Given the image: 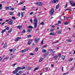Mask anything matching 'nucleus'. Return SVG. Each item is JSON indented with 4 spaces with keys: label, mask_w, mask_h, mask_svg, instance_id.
Returning <instances> with one entry per match:
<instances>
[{
    "label": "nucleus",
    "mask_w": 75,
    "mask_h": 75,
    "mask_svg": "<svg viewBox=\"0 0 75 75\" xmlns=\"http://www.w3.org/2000/svg\"><path fill=\"white\" fill-rule=\"evenodd\" d=\"M37 19H35L34 20V28H36L37 27Z\"/></svg>",
    "instance_id": "f257e3e1"
},
{
    "label": "nucleus",
    "mask_w": 75,
    "mask_h": 75,
    "mask_svg": "<svg viewBox=\"0 0 75 75\" xmlns=\"http://www.w3.org/2000/svg\"><path fill=\"white\" fill-rule=\"evenodd\" d=\"M25 67H17V69L18 70H23V69H25Z\"/></svg>",
    "instance_id": "f03ea898"
},
{
    "label": "nucleus",
    "mask_w": 75,
    "mask_h": 75,
    "mask_svg": "<svg viewBox=\"0 0 75 75\" xmlns=\"http://www.w3.org/2000/svg\"><path fill=\"white\" fill-rule=\"evenodd\" d=\"M50 15L52 16L54 14V9L52 8L51 11H50Z\"/></svg>",
    "instance_id": "7ed1b4c3"
},
{
    "label": "nucleus",
    "mask_w": 75,
    "mask_h": 75,
    "mask_svg": "<svg viewBox=\"0 0 75 75\" xmlns=\"http://www.w3.org/2000/svg\"><path fill=\"white\" fill-rule=\"evenodd\" d=\"M36 4H37V6H41L42 4V3L41 2H37Z\"/></svg>",
    "instance_id": "20e7f679"
},
{
    "label": "nucleus",
    "mask_w": 75,
    "mask_h": 75,
    "mask_svg": "<svg viewBox=\"0 0 75 75\" xmlns=\"http://www.w3.org/2000/svg\"><path fill=\"white\" fill-rule=\"evenodd\" d=\"M40 38H36L35 39V41L36 42H39Z\"/></svg>",
    "instance_id": "39448f33"
},
{
    "label": "nucleus",
    "mask_w": 75,
    "mask_h": 75,
    "mask_svg": "<svg viewBox=\"0 0 75 75\" xmlns=\"http://www.w3.org/2000/svg\"><path fill=\"white\" fill-rule=\"evenodd\" d=\"M28 51V49H24L23 50H22L20 51L21 52H26V51Z\"/></svg>",
    "instance_id": "423d86ee"
},
{
    "label": "nucleus",
    "mask_w": 75,
    "mask_h": 75,
    "mask_svg": "<svg viewBox=\"0 0 75 75\" xmlns=\"http://www.w3.org/2000/svg\"><path fill=\"white\" fill-rule=\"evenodd\" d=\"M33 41V40H29L28 43V45H30L31 44V42Z\"/></svg>",
    "instance_id": "0eeeda50"
},
{
    "label": "nucleus",
    "mask_w": 75,
    "mask_h": 75,
    "mask_svg": "<svg viewBox=\"0 0 75 75\" xmlns=\"http://www.w3.org/2000/svg\"><path fill=\"white\" fill-rule=\"evenodd\" d=\"M18 70L17 69H15V70L13 71V74H16V73H17V72H18Z\"/></svg>",
    "instance_id": "6e6552de"
},
{
    "label": "nucleus",
    "mask_w": 75,
    "mask_h": 75,
    "mask_svg": "<svg viewBox=\"0 0 75 75\" xmlns=\"http://www.w3.org/2000/svg\"><path fill=\"white\" fill-rule=\"evenodd\" d=\"M20 39H21V38L20 37H18L15 40V41H18L19 40H20Z\"/></svg>",
    "instance_id": "1a4fd4ad"
},
{
    "label": "nucleus",
    "mask_w": 75,
    "mask_h": 75,
    "mask_svg": "<svg viewBox=\"0 0 75 75\" xmlns=\"http://www.w3.org/2000/svg\"><path fill=\"white\" fill-rule=\"evenodd\" d=\"M13 21L12 20H11L9 22L8 24L11 25V24L13 23Z\"/></svg>",
    "instance_id": "9d476101"
},
{
    "label": "nucleus",
    "mask_w": 75,
    "mask_h": 75,
    "mask_svg": "<svg viewBox=\"0 0 75 75\" xmlns=\"http://www.w3.org/2000/svg\"><path fill=\"white\" fill-rule=\"evenodd\" d=\"M39 68L38 67H35L33 70V71H35L36 70H38L39 69Z\"/></svg>",
    "instance_id": "9b49d317"
},
{
    "label": "nucleus",
    "mask_w": 75,
    "mask_h": 75,
    "mask_svg": "<svg viewBox=\"0 0 75 75\" xmlns=\"http://www.w3.org/2000/svg\"><path fill=\"white\" fill-rule=\"evenodd\" d=\"M49 50L50 51V52H52V54H54V53L55 52L53 50H52V49H50Z\"/></svg>",
    "instance_id": "f8f14e48"
},
{
    "label": "nucleus",
    "mask_w": 75,
    "mask_h": 75,
    "mask_svg": "<svg viewBox=\"0 0 75 75\" xmlns=\"http://www.w3.org/2000/svg\"><path fill=\"white\" fill-rule=\"evenodd\" d=\"M17 28H18L19 29H21V28L22 27L21 26H17Z\"/></svg>",
    "instance_id": "ddd939ff"
},
{
    "label": "nucleus",
    "mask_w": 75,
    "mask_h": 75,
    "mask_svg": "<svg viewBox=\"0 0 75 75\" xmlns=\"http://www.w3.org/2000/svg\"><path fill=\"white\" fill-rule=\"evenodd\" d=\"M52 4H54V3H56V1H55V0H53L52 1Z\"/></svg>",
    "instance_id": "4468645a"
},
{
    "label": "nucleus",
    "mask_w": 75,
    "mask_h": 75,
    "mask_svg": "<svg viewBox=\"0 0 75 75\" xmlns=\"http://www.w3.org/2000/svg\"><path fill=\"white\" fill-rule=\"evenodd\" d=\"M50 35H55V34L54 33L51 32L50 34Z\"/></svg>",
    "instance_id": "2eb2a0df"
},
{
    "label": "nucleus",
    "mask_w": 75,
    "mask_h": 75,
    "mask_svg": "<svg viewBox=\"0 0 75 75\" xmlns=\"http://www.w3.org/2000/svg\"><path fill=\"white\" fill-rule=\"evenodd\" d=\"M6 31V29H4L2 31L1 33H4V32H5Z\"/></svg>",
    "instance_id": "dca6fc26"
},
{
    "label": "nucleus",
    "mask_w": 75,
    "mask_h": 75,
    "mask_svg": "<svg viewBox=\"0 0 75 75\" xmlns=\"http://www.w3.org/2000/svg\"><path fill=\"white\" fill-rule=\"evenodd\" d=\"M59 5H57L56 6V8L57 9H58L59 8Z\"/></svg>",
    "instance_id": "f3484780"
},
{
    "label": "nucleus",
    "mask_w": 75,
    "mask_h": 75,
    "mask_svg": "<svg viewBox=\"0 0 75 75\" xmlns=\"http://www.w3.org/2000/svg\"><path fill=\"white\" fill-rule=\"evenodd\" d=\"M47 51V50L45 49H43L42 50V52L44 53L45 52H46Z\"/></svg>",
    "instance_id": "a211bd4d"
},
{
    "label": "nucleus",
    "mask_w": 75,
    "mask_h": 75,
    "mask_svg": "<svg viewBox=\"0 0 75 75\" xmlns=\"http://www.w3.org/2000/svg\"><path fill=\"white\" fill-rule=\"evenodd\" d=\"M12 31V30H11V29L9 30L8 31V33H10Z\"/></svg>",
    "instance_id": "6ab92c4d"
},
{
    "label": "nucleus",
    "mask_w": 75,
    "mask_h": 75,
    "mask_svg": "<svg viewBox=\"0 0 75 75\" xmlns=\"http://www.w3.org/2000/svg\"><path fill=\"white\" fill-rule=\"evenodd\" d=\"M9 9L10 8L9 7H6L5 8V9L6 10H9Z\"/></svg>",
    "instance_id": "aec40b11"
},
{
    "label": "nucleus",
    "mask_w": 75,
    "mask_h": 75,
    "mask_svg": "<svg viewBox=\"0 0 75 75\" xmlns=\"http://www.w3.org/2000/svg\"><path fill=\"white\" fill-rule=\"evenodd\" d=\"M28 27L29 28H33V27L32 26H29Z\"/></svg>",
    "instance_id": "412c9836"
},
{
    "label": "nucleus",
    "mask_w": 75,
    "mask_h": 75,
    "mask_svg": "<svg viewBox=\"0 0 75 75\" xmlns=\"http://www.w3.org/2000/svg\"><path fill=\"white\" fill-rule=\"evenodd\" d=\"M44 59V58H42L39 60V62H41Z\"/></svg>",
    "instance_id": "4be33fe9"
},
{
    "label": "nucleus",
    "mask_w": 75,
    "mask_h": 75,
    "mask_svg": "<svg viewBox=\"0 0 75 75\" xmlns=\"http://www.w3.org/2000/svg\"><path fill=\"white\" fill-rule=\"evenodd\" d=\"M32 37V35H29L28 36V38H30V37Z\"/></svg>",
    "instance_id": "5701e85b"
},
{
    "label": "nucleus",
    "mask_w": 75,
    "mask_h": 75,
    "mask_svg": "<svg viewBox=\"0 0 75 75\" xmlns=\"http://www.w3.org/2000/svg\"><path fill=\"white\" fill-rule=\"evenodd\" d=\"M5 27L6 28V29L7 30H9V27H6V26H5Z\"/></svg>",
    "instance_id": "b1692460"
},
{
    "label": "nucleus",
    "mask_w": 75,
    "mask_h": 75,
    "mask_svg": "<svg viewBox=\"0 0 75 75\" xmlns=\"http://www.w3.org/2000/svg\"><path fill=\"white\" fill-rule=\"evenodd\" d=\"M31 30H32L31 29H29L27 30V31L28 33H30V32L31 31Z\"/></svg>",
    "instance_id": "393cba45"
},
{
    "label": "nucleus",
    "mask_w": 75,
    "mask_h": 75,
    "mask_svg": "<svg viewBox=\"0 0 75 75\" xmlns=\"http://www.w3.org/2000/svg\"><path fill=\"white\" fill-rule=\"evenodd\" d=\"M7 47V43H6L4 46V47L6 48Z\"/></svg>",
    "instance_id": "a878e982"
},
{
    "label": "nucleus",
    "mask_w": 75,
    "mask_h": 75,
    "mask_svg": "<svg viewBox=\"0 0 75 75\" xmlns=\"http://www.w3.org/2000/svg\"><path fill=\"white\" fill-rule=\"evenodd\" d=\"M58 58V56H55L54 57V59H57Z\"/></svg>",
    "instance_id": "bb28decb"
},
{
    "label": "nucleus",
    "mask_w": 75,
    "mask_h": 75,
    "mask_svg": "<svg viewBox=\"0 0 75 75\" xmlns=\"http://www.w3.org/2000/svg\"><path fill=\"white\" fill-rule=\"evenodd\" d=\"M13 12H11L9 13V14L10 15H11V16H12V15H13Z\"/></svg>",
    "instance_id": "cd10ccee"
},
{
    "label": "nucleus",
    "mask_w": 75,
    "mask_h": 75,
    "mask_svg": "<svg viewBox=\"0 0 75 75\" xmlns=\"http://www.w3.org/2000/svg\"><path fill=\"white\" fill-rule=\"evenodd\" d=\"M49 52H47L45 54V55H48Z\"/></svg>",
    "instance_id": "c85d7f7f"
},
{
    "label": "nucleus",
    "mask_w": 75,
    "mask_h": 75,
    "mask_svg": "<svg viewBox=\"0 0 75 75\" xmlns=\"http://www.w3.org/2000/svg\"><path fill=\"white\" fill-rule=\"evenodd\" d=\"M17 16H18L19 17H20V13L18 12Z\"/></svg>",
    "instance_id": "c756f323"
},
{
    "label": "nucleus",
    "mask_w": 75,
    "mask_h": 75,
    "mask_svg": "<svg viewBox=\"0 0 75 75\" xmlns=\"http://www.w3.org/2000/svg\"><path fill=\"white\" fill-rule=\"evenodd\" d=\"M24 3L23 2H20L19 4V5H21V4H23Z\"/></svg>",
    "instance_id": "7c9ffc66"
},
{
    "label": "nucleus",
    "mask_w": 75,
    "mask_h": 75,
    "mask_svg": "<svg viewBox=\"0 0 75 75\" xmlns=\"http://www.w3.org/2000/svg\"><path fill=\"white\" fill-rule=\"evenodd\" d=\"M17 64L15 63V64H12L11 65V66H13V67H14V66H15V65H17Z\"/></svg>",
    "instance_id": "2f4dec72"
},
{
    "label": "nucleus",
    "mask_w": 75,
    "mask_h": 75,
    "mask_svg": "<svg viewBox=\"0 0 75 75\" xmlns=\"http://www.w3.org/2000/svg\"><path fill=\"white\" fill-rule=\"evenodd\" d=\"M62 31L61 30H60L59 31H58L57 32V33L58 34H60V33H61V32Z\"/></svg>",
    "instance_id": "473e14b6"
},
{
    "label": "nucleus",
    "mask_w": 75,
    "mask_h": 75,
    "mask_svg": "<svg viewBox=\"0 0 75 75\" xmlns=\"http://www.w3.org/2000/svg\"><path fill=\"white\" fill-rule=\"evenodd\" d=\"M8 58H9V57H5L4 59H8Z\"/></svg>",
    "instance_id": "72a5a7b5"
},
{
    "label": "nucleus",
    "mask_w": 75,
    "mask_h": 75,
    "mask_svg": "<svg viewBox=\"0 0 75 75\" xmlns=\"http://www.w3.org/2000/svg\"><path fill=\"white\" fill-rule=\"evenodd\" d=\"M70 3H71V5H73V4H74V2H73V1H70Z\"/></svg>",
    "instance_id": "f704fd0d"
},
{
    "label": "nucleus",
    "mask_w": 75,
    "mask_h": 75,
    "mask_svg": "<svg viewBox=\"0 0 75 75\" xmlns=\"http://www.w3.org/2000/svg\"><path fill=\"white\" fill-rule=\"evenodd\" d=\"M23 72V71H20L19 72H18V73L19 74H21V73H22Z\"/></svg>",
    "instance_id": "c9c22d12"
},
{
    "label": "nucleus",
    "mask_w": 75,
    "mask_h": 75,
    "mask_svg": "<svg viewBox=\"0 0 75 75\" xmlns=\"http://www.w3.org/2000/svg\"><path fill=\"white\" fill-rule=\"evenodd\" d=\"M74 59V58H71L70 59V61H72V60Z\"/></svg>",
    "instance_id": "e433bc0d"
},
{
    "label": "nucleus",
    "mask_w": 75,
    "mask_h": 75,
    "mask_svg": "<svg viewBox=\"0 0 75 75\" xmlns=\"http://www.w3.org/2000/svg\"><path fill=\"white\" fill-rule=\"evenodd\" d=\"M62 59H63V60H64L65 59V56H62Z\"/></svg>",
    "instance_id": "4c0bfd02"
},
{
    "label": "nucleus",
    "mask_w": 75,
    "mask_h": 75,
    "mask_svg": "<svg viewBox=\"0 0 75 75\" xmlns=\"http://www.w3.org/2000/svg\"><path fill=\"white\" fill-rule=\"evenodd\" d=\"M68 22H65L64 23V25H68Z\"/></svg>",
    "instance_id": "58836bf2"
},
{
    "label": "nucleus",
    "mask_w": 75,
    "mask_h": 75,
    "mask_svg": "<svg viewBox=\"0 0 75 75\" xmlns=\"http://www.w3.org/2000/svg\"><path fill=\"white\" fill-rule=\"evenodd\" d=\"M58 56H59L60 58H61V54H59Z\"/></svg>",
    "instance_id": "ea45409f"
},
{
    "label": "nucleus",
    "mask_w": 75,
    "mask_h": 75,
    "mask_svg": "<svg viewBox=\"0 0 75 75\" xmlns=\"http://www.w3.org/2000/svg\"><path fill=\"white\" fill-rule=\"evenodd\" d=\"M12 19H14V20H16V18H15V17L13 16L12 17Z\"/></svg>",
    "instance_id": "a19ab883"
},
{
    "label": "nucleus",
    "mask_w": 75,
    "mask_h": 75,
    "mask_svg": "<svg viewBox=\"0 0 75 75\" xmlns=\"http://www.w3.org/2000/svg\"><path fill=\"white\" fill-rule=\"evenodd\" d=\"M11 11H14V7H13L11 9Z\"/></svg>",
    "instance_id": "79ce46f5"
},
{
    "label": "nucleus",
    "mask_w": 75,
    "mask_h": 75,
    "mask_svg": "<svg viewBox=\"0 0 75 75\" xmlns=\"http://www.w3.org/2000/svg\"><path fill=\"white\" fill-rule=\"evenodd\" d=\"M67 41H68V42H72V41H71V40H67Z\"/></svg>",
    "instance_id": "37998d69"
},
{
    "label": "nucleus",
    "mask_w": 75,
    "mask_h": 75,
    "mask_svg": "<svg viewBox=\"0 0 75 75\" xmlns=\"http://www.w3.org/2000/svg\"><path fill=\"white\" fill-rule=\"evenodd\" d=\"M44 42V39H42V42L41 43V44H43V42Z\"/></svg>",
    "instance_id": "c03bdc74"
},
{
    "label": "nucleus",
    "mask_w": 75,
    "mask_h": 75,
    "mask_svg": "<svg viewBox=\"0 0 75 75\" xmlns=\"http://www.w3.org/2000/svg\"><path fill=\"white\" fill-rule=\"evenodd\" d=\"M34 13V12H31L30 14V15H32Z\"/></svg>",
    "instance_id": "a18cd8bd"
},
{
    "label": "nucleus",
    "mask_w": 75,
    "mask_h": 75,
    "mask_svg": "<svg viewBox=\"0 0 75 75\" xmlns=\"http://www.w3.org/2000/svg\"><path fill=\"white\" fill-rule=\"evenodd\" d=\"M58 42H59V40H57L56 41V42H55L54 43H55V44H56V43H57Z\"/></svg>",
    "instance_id": "49530a36"
},
{
    "label": "nucleus",
    "mask_w": 75,
    "mask_h": 75,
    "mask_svg": "<svg viewBox=\"0 0 75 75\" xmlns=\"http://www.w3.org/2000/svg\"><path fill=\"white\" fill-rule=\"evenodd\" d=\"M67 6H68V3H67L66 5L64 7V8H65L67 7Z\"/></svg>",
    "instance_id": "de8ad7c7"
},
{
    "label": "nucleus",
    "mask_w": 75,
    "mask_h": 75,
    "mask_svg": "<svg viewBox=\"0 0 75 75\" xmlns=\"http://www.w3.org/2000/svg\"><path fill=\"white\" fill-rule=\"evenodd\" d=\"M62 18H64V17H62L61 16H60V20H63V19H62Z\"/></svg>",
    "instance_id": "09e8293b"
},
{
    "label": "nucleus",
    "mask_w": 75,
    "mask_h": 75,
    "mask_svg": "<svg viewBox=\"0 0 75 75\" xmlns=\"http://www.w3.org/2000/svg\"><path fill=\"white\" fill-rule=\"evenodd\" d=\"M47 47V45H45L43 46V48H45V47Z\"/></svg>",
    "instance_id": "8fccbe9b"
},
{
    "label": "nucleus",
    "mask_w": 75,
    "mask_h": 75,
    "mask_svg": "<svg viewBox=\"0 0 75 75\" xmlns=\"http://www.w3.org/2000/svg\"><path fill=\"white\" fill-rule=\"evenodd\" d=\"M23 33H25V30H23Z\"/></svg>",
    "instance_id": "3c124183"
},
{
    "label": "nucleus",
    "mask_w": 75,
    "mask_h": 75,
    "mask_svg": "<svg viewBox=\"0 0 75 75\" xmlns=\"http://www.w3.org/2000/svg\"><path fill=\"white\" fill-rule=\"evenodd\" d=\"M21 14L22 16V17H23V13H21Z\"/></svg>",
    "instance_id": "603ef678"
},
{
    "label": "nucleus",
    "mask_w": 75,
    "mask_h": 75,
    "mask_svg": "<svg viewBox=\"0 0 75 75\" xmlns=\"http://www.w3.org/2000/svg\"><path fill=\"white\" fill-rule=\"evenodd\" d=\"M16 49L14 48H13V51H16Z\"/></svg>",
    "instance_id": "864d4df0"
},
{
    "label": "nucleus",
    "mask_w": 75,
    "mask_h": 75,
    "mask_svg": "<svg viewBox=\"0 0 75 75\" xmlns=\"http://www.w3.org/2000/svg\"><path fill=\"white\" fill-rule=\"evenodd\" d=\"M30 21L31 22V23H33V20H32V19H30Z\"/></svg>",
    "instance_id": "5fc2aeb1"
},
{
    "label": "nucleus",
    "mask_w": 75,
    "mask_h": 75,
    "mask_svg": "<svg viewBox=\"0 0 75 75\" xmlns=\"http://www.w3.org/2000/svg\"><path fill=\"white\" fill-rule=\"evenodd\" d=\"M40 24L41 25H44V22H42L40 23Z\"/></svg>",
    "instance_id": "6e6d98bb"
},
{
    "label": "nucleus",
    "mask_w": 75,
    "mask_h": 75,
    "mask_svg": "<svg viewBox=\"0 0 75 75\" xmlns=\"http://www.w3.org/2000/svg\"><path fill=\"white\" fill-rule=\"evenodd\" d=\"M58 24H61V21H59L58 22Z\"/></svg>",
    "instance_id": "4d7b16f0"
},
{
    "label": "nucleus",
    "mask_w": 75,
    "mask_h": 75,
    "mask_svg": "<svg viewBox=\"0 0 75 75\" xmlns=\"http://www.w3.org/2000/svg\"><path fill=\"white\" fill-rule=\"evenodd\" d=\"M53 31H54V30L52 29L50 30V32H52Z\"/></svg>",
    "instance_id": "13d9d810"
},
{
    "label": "nucleus",
    "mask_w": 75,
    "mask_h": 75,
    "mask_svg": "<svg viewBox=\"0 0 75 75\" xmlns=\"http://www.w3.org/2000/svg\"><path fill=\"white\" fill-rule=\"evenodd\" d=\"M30 55H34V54H33L32 53H30Z\"/></svg>",
    "instance_id": "bf43d9fd"
},
{
    "label": "nucleus",
    "mask_w": 75,
    "mask_h": 75,
    "mask_svg": "<svg viewBox=\"0 0 75 75\" xmlns=\"http://www.w3.org/2000/svg\"><path fill=\"white\" fill-rule=\"evenodd\" d=\"M38 47H36L35 48V50H36V51H37L38 50Z\"/></svg>",
    "instance_id": "052dcab7"
},
{
    "label": "nucleus",
    "mask_w": 75,
    "mask_h": 75,
    "mask_svg": "<svg viewBox=\"0 0 75 75\" xmlns=\"http://www.w3.org/2000/svg\"><path fill=\"white\" fill-rule=\"evenodd\" d=\"M74 69V67H72V68L71 69V70L72 71V70H73V69Z\"/></svg>",
    "instance_id": "680f3d73"
},
{
    "label": "nucleus",
    "mask_w": 75,
    "mask_h": 75,
    "mask_svg": "<svg viewBox=\"0 0 75 75\" xmlns=\"http://www.w3.org/2000/svg\"><path fill=\"white\" fill-rule=\"evenodd\" d=\"M67 10H69L70 11H71V8H68L67 9Z\"/></svg>",
    "instance_id": "e2e57ef3"
},
{
    "label": "nucleus",
    "mask_w": 75,
    "mask_h": 75,
    "mask_svg": "<svg viewBox=\"0 0 75 75\" xmlns=\"http://www.w3.org/2000/svg\"><path fill=\"white\" fill-rule=\"evenodd\" d=\"M72 6H75V3H74V4H73V5H72Z\"/></svg>",
    "instance_id": "0e129e2a"
},
{
    "label": "nucleus",
    "mask_w": 75,
    "mask_h": 75,
    "mask_svg": "<svg viewBox=\"0 0 75 75\" xmlns=\"http://www.w3.org/2000/svg\"><path fill=\"white\" fill-rule=\"evenodd\" d=\"M10 52H13V50H12V49L10 50Z\"/></svg>",
    "instance_id": "69168bd1"
},
{
    "label": "nucleus",
    "mask_w": 75,
    "mask_h": 75,
    "mask_svg": "<svg viewBox=\"0 0 75 75\" xmlns=\"http://www.w3.org/2000/svg\"><path fill=\"white\" fill-rule=\"evenodd\" d=\"M45 70H46V71H47V70H48V69L47 68H45Z\"/></svg>",
    "instance_id": "338daca9"
},
{
    "label": "nucleus",
    "mask_w": 75,
    "mask_h": 75,
    "mask_svg": "<svg viewBox=\"0 0 75 75\" xmlns=\"http://www.w3.org/2000/svg\"><path fill=\"white\" fill-rule=\"evenodd\" d=\"M73 51L74 52L73 53L74 54H75V50H74Z\"/></svg>",
    "instance_id": "774afa93"
}]
</instances>
